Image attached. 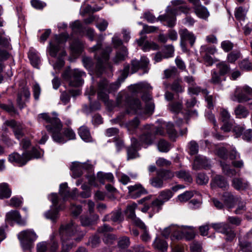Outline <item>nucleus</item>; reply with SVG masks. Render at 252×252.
<instances>
[{"label":"nucleus","mask_w":252,"mask_h":252,"mask_svg":"<svg viewBox=\"0 0 252 252\" xmlns=\"http://www.w3.org/2000/svg\"><path fill=\"white\" fill-rule=\"evenodd\" d=\"M158 135H165L163 128L147 125L144 126V131L140 136L139 140L142 144L151 145L154 143Z\"/></svg>","instance_id":"obj_1"},{"label":"nucleus","mask_w":252,"mask_h":252,"mask_svg":"<svg viewBox=\"0 0 252 252\" xmlns=\"http://www.w3.org/2000/svg\"><path fill=\"white\" fill-rule=\"evenodd\" d=\"M126 112L128 114H136L142 115L145 114H152L154 110L155 105L153 102L146 103L145 108L144 110L141 104L139 99L136 98H129L127 101Z\"/></svg>","instance_id":"obj_2"},{"label":"nucleus","mask_w":252,"mask_h":252,"mask_svg":"<svg viewBox=\"0 0 252 252\" xmlns=\"http://www.w3.org/2000/svg\"><path fill=\"white\" fill-rule=\"evenodd\" d=\"M110 48H94L92 51L94 53V57L97 60L95 65V71L98 76L101 75L104 70V65L109 59Z\"/></svg>","instance_id":"obj_3"},{"label":"nucleus","mask_w":252,"mask_h":252,"mask_svg":"<svg viewBox=\"0 0 252 252\" xmlns=\"http://www.w3.org/2000/svg\"><path fill=\"white\" fill-rule=\"evenodd\" d=\"M83 74H84V72L77 69H71L68 67L62 73V77L65 81L68 82L69 86L79 87L84 83V81L82 78Z\"/></svg>","instance_id":"obj_4"},{"label":"nucleus","mask_w":252,"mask_h":252,"mask_svg":"<svg viewBox=\"0 0 252 252\" xmlns=\"http://www.w3.org/2000/svg\"><path fill=\"white\" fill-rule=\"evenodd\" d=\"M158 29L156 27L144 25L143 29L139 33L140 37L135 40L138 46L140 47H160L155 42L149 40L147 36L145 35L146 33L154 32Z\"/></svg>","instance_id":"obj_5"},{"label":"nucleus","mask_w":252,"mask_h":252,"mask_svg":"<svg viewBox=\"0 0 252 252\" xmlns=\"http://www.w3.org/2000/svg\"><path fill=\"white\" fill-rule=\"evenodd\" d=\"M70 35L67 32L54 34L51 37L47 47H63L69 39Z\"/></svg>","instance_id":"obj_6"},{"label":"nucleus","mask_w":252,"mask_h":252,"mask_svg":"<svg viewBox=\"0 0 252 252\" xmlns=\"http://www.w3.org/2000/svg\"><path fill=\"white\" fill-rule=\"evenodd\" d=\"M51 201L52 202L53 207L51 210L45 213V216L46 218L55 221L59 217V212L61 209V206H58L59 198L56 193H52L51 195Z\"/></svg>","instance_id":"obj_7"},{"label":"nucleus","mask_w":252,"mask_h":252,"mask_svg":"<svg viewBox=\"0 0 252 252\" xmlns=\"http://www.w3.org/2000/svg\"><path fill=\"white\" fill-rule=\"evenodd\" d=\"M123 39H121V35L120 33H115L112 38V43L113 45V47H126L124 45V43H127L131 38L130 32L129 30L123 29L122 31ZM105 47H111L108 46Z\"/></svg>","instance_id":"obj_8"},{"label":"nucleus","mask_w":252,"mask_h":252,"mask_svg":"<svg viewBox=\"0 0 252 252\" xmlns=\"http://www.w3.org/2000/svg\"><path fill=\"white\" fill-rule=\"evenodd\" d=\"M19 239L21 241L25 249H30L32 244L36 238V234L31 230H26L21 232L18 235Z\"/></svg>","instance_id":"obj_9"},{"label":"nucleus","mask_w":252,"mask_h":252,"mask_svg":"<svg viewBox=\"0 0 252 252\" xmlns=\"http://www.w3.org/2000/svg\"><path fill=\"white\" fill-rule=\"evenodd\" d=\"M181 38V47H187V42H189L190 46H193L196 40L194 34L185 28L179 32Z\"/></svg>","instance_id":"obj_10"},{"label":"nucleus","mask_w":252,"mask_h":252,"mask_svg":"<svg viewBox=\"0 0 252 252\" xmlns=\"http://www.w3.org/2000/svg\"><path fill=\"white\" fill-rule=\"evenodd\" d=\"M60 127H58V124L54 127L51 126L50 125H47L45 127L48 131L52 133V138L54 141L57 142L63 143L66 141L64 136L61 133L62 128V125L61 122L59 123Z\"/></svg>","instance_id":"obj_11"},{"label":"nucleus","mask_w":252,"mask_h":252,"mask_svg":"<svg viewBox=\"0 0 252 252\" xmlns=\"http://www.w3.org/2000/svg\"><path fill=\"white\" fill-rule=\"evenodd\" d=\"M77 230V226L71 222L65 225H62L60 229V233L63 239H67L68 237L74 235Z\"/></svg>","instance_id":"obj_12"},{"label":"nucleus","mask_w":252,"mask_h":252,"mask_svg":"<svg viewBox=\"0 0 252 252\" xmlns=\"http://www.w3.org/2000/svg\"><path fill=\"white\" fill-rule=\"evenodd\" d=\"M136 207L137 204L135 203L127 207L126 211L127 218L130 219L132 223L136 226L140 228H145V224L135 215V209Z\"/></svg>","instance_id":"obj_13"},{"label":"nucleus","mask_w":252,"mask_h":252,"mask_svg":"<svg viewBox=\"0 0 252 252\" xmlns=\"http://www.w3.org/2000/svg\"><path fill=\"white\" fill-rule=\"evenodd\" d=\"M108 86V81L106 79L101 80L98 85L97 95L99 99L103 101L105 104H109L108 95L106 93Z\"/></svg>","instance_id":"obj_14"},{"label":"nucleus","mask_w":252,"mask_h":252,"mask_svg":"<svg viewBox=\"0 0 252 252\" xmlns=\"http://www.w3.org/2000/svg\"><path fill=\"white\" fill-rule=\"evenodd\" d=\"M149 62L145 57H142L140 61L137 60H132L131 62L132 73L137 72L139 69H142L144 73L148 72V66Z\"/></svg>","instance_id":"obj_15"},{"label":"nucleus","mask_w":252,"mask_h":252,"mask_svg":"<svg viewBox=\"0 0 252 252\" xmlns=\"http://www.w3.org/2000/svg\"><path fill=\"white\" fill-rule=\"evenodd\" d=\"M5 124L13 129L14 135L18 139H20L24 136L23 126L20 123L14 120H11L6 121Z\"/></svg>","instance_id":"obj_16"},{"label":"nucleus","mask_w":252,"mask_h":252,"mask_svg":"<svg viewBox=\"0 0 252 252\" xmlns=\"http://www.w3.org/2000/svg\"><path fill=\"white\" fill-rule=\"evenodd\" d=\"M129 196L132 198L139 197L148 193L147 190L140 184H136L128 187Z\"/></svg>","instance_id":"obj_17"},{"label":"nucleus","mask_w":252,"mask_h":252,"mask_svg":"<svg viewBox=\"0 0 252 252\" xmlns=\"http://www.w3.org/2000/svg\"><path fill=\"white\" fill-rule=\"evenodd\" d=\"M210 163L205 157L200 155L195 157L192 165L193 169L197 170L202 168L206 169L210 167Z\"/></svg>","instance_id":"obj_18"},{"label":"nucleus","mask_w":252,"mask_h":252,"mask_svg":"<svg viewBox=\"0 0 252 252\" xmlns=\"http://www.w3.org/2000/svg\"><path fill=\"white\" fill-rule=\"evenodd\" d=\"M212 188L218 187L223 190L226 189L228 188V184L225 178L221 175H216L212 180L211 182Z\"/></svg>","instance_id":"obj_19"},{"label":"nucleus","mask_w":252,"mask_h":252,"mask_svg":"<svg viewBox=\"0 0 252 252\" xmlns=\"http://www.w3.org/2000/svg\"><path fill=\"white\" fill-rule=\"evenodd\" d=\"M6 220L7 221H14L19 225H25V220L22 219L20 213L16 210H12L8 212L6 215Z\"/></svg>","instance_id":"obj_20"},{"label":"nucleus","mask_w":252,"mask_h":252,"mask_svg":"<svg viewBox=\"0 0 252 252\" xmlns=\"http://www.w3.org/2000/svg\"><path fill=\"white\" fill-rule=\"evenodd\" d=\"M99 219L97 214H91L88 216H83L80 217L81 224L84 226H90L96 223Z\"/></svg>","instance_id":"obj_21"},{"label":"nucleus","mask_w":252,"mask_h":252,"mask_svg":"<svg viewBox=\"0 0 252 252\" xmlns=\"http://www.w3.org/2000/svg\"><path fill=\"white\" fill-rule=\"evenodd\" d=\"M132 143L130 146L127 147V159H133L138 157L137 153V147L139 145L138 142L136 139L133 138L131 139Z\"/></svg>","instance_id":"obj_22"},{"label":"nucleus","mask_w":252,"mask_h":252,"mask_svg":"<svg viewBox=\"0 0 252 252\" xmlns=\"http://www.w3.org/2000/svg\"><path fill=\"white\" fill-rule=\"evenodd\" d=\"M222 197L224 204L229 210L234 207L237 200L231 192H224Z\"/></svg>","instance_id":"obj_23"},{"label":"nucleus","mask_w":252,"mask_h":252,"mask_svg":"<svg viewBox=\"0 0 252 252\" xmlns=\"http://www.w3.org/2000/svg\"><path fill=\"white\" fill-rule=\"evenodd\" d=\"M28 155H25V153L20 155L17 153H13L9 156L8 159L11 162H15L21 164L25 165L27 162L26 157Z\"/></svg>","instance_id":"obj_24"},{"label":"nucleus","mask_w":252,"mask_h":252,"mask_svg":"<svg viewBox=\"0 0 252 252\" xmlns=\"http://www.w3.org/2000/svg\"><path fill=\"white\" fill-rule=\"evenodd\" d=\"M233 188L238 190H244L249 187V183L242 178H234L232 181Z\"/></svg>","instance_id":"obj_25"},{"label":"nucleus","mask_w":252,"mask_h":252,"mask_svg":"<svg viewBox=\"0 0 252 252\" xmlns=\"http://www.w3.org/2000/svg\"><path fill=\"white\" fill-rule=\"evenodd\" d=\"M38 119L39 121H40L41 120L45 121L46 123L50 124L49 125L53 127L57 124H58V127L60 126L59 125V123L61 122L59 119L56 117L51 118L47 113L40 114L38 116Z\"/></svg>","instance_id":"obj_26"},{"label":"nucleus","mask_w":252,"mask_h":252,"mask_svg":"<svg viewBox=\"0 0 252 252\" xmlns=\"http://www.w3.org/2000/svg\"><path fill=\"white\" fill-rule=\"evenodd\" d=\"M70 169L72 172V176L74 178L79 177L83 174L81 162L78 161L73 162Z\"/></svg>","instance_id":"obj_27"},{"label":"nucleus","mask_w":252,"mask_h":252,"mask_svg":"<svg viewBox=\"0 0 252 252\" xmlns=\"http://www.w3.org/2000/svg\"><path fill=\"white\" fill-rule=\"evenodd\" d=\"M11 190L7 183L0 184V199L8 198L10 197Z\"/></svg>","instance_id":"obj_28"},{"label":"nucleus","mask_w":252,"mask_h":252,"mask_svg":"<svg viewBox=\"0 0 252 252\" xmlns=\"http://www.w3.org/2000/svg\"><path fill=\"white\" fill-rule=\"evenodd\" d=\"M221 233L224 234L226 236L225 240L226 241H232L236 236L234 231L232 229L229 224L227 223L224 226Z\"/></svg>","instance_id":"obj_29"},{"label":"nucleus","mask_w":252,"mask_h":252,"mask_svg":"<svg viewBox=\"0 0 252 252\" xmlns=\"http://www.w3.org/2000/svg\"><path fill=\"white\" fill-rule=\"evenodd\" d=\"M220 165L221 167L223 173L229 177L235 176L236 174V171L231 168L229 164H227L225 161H220Z\"/></svg>","instance_id":"obj_30"},{"label":"nucleus","mask_w":252,"mask_h":252,"mask_svg":"<svg viewBox=\"0 0 252 252\" xmlns=\"http://www.w3.org/2000/svg\"><path fill=\"white\" fill-rule=\"evenodd\" d=\"M194 12L199 18L204 19L207 18L210 15L207 8L202 5L194 7Z\"/></svg>","instance_id":"obj_31"},{"label":"nucleus","mask_w":252,"mask_h":252,"mask_svg":"<svg viewBox=\"0 0 252 252\" xmlns=\"http://www.w3.org/2000/svg\"><path fill=\"white\" fill-rule=\"evenodd\" d=\"M234 97L237 99L239 103L245 102L250 100L248 95L244 93L240 88L236 89Z\"/></svg>","instance_id":"obj_32"},{"label":"nucleus","mask_w":252,"mask_h":252,"mask_svg":"<svg viewBox=\"0 0 252 252\" xmlns=\"http://www.w3.org/2000/svg\"><path fill=\"white\" fill-rule=\"evenodd\" d=\"M234 113L238 118H245L249 114L248 110L242 105H238L235 109Z\"/></svg>","instance_id":"obj_33"},{"label":"nucleus","mask_w":252,"mask_h":252,"mask_svg":"<svg viewBox=\"0 0 252 252\" xmlns=\"http://www.w3.org/2000/svg\"><path fill=\"white\" fill-rule=\"evenodd\" d=\"M154 245L155 248L161 252L166 251L168 248V244L166 241L158 238L156 239Z\"/></svg>","instance_id":"obj_34"},{"label":"nucleus","mask_w":252,"mask_h":252,"mask_svg":"<svg viewBox=\"0 0 252 252\" xmlns=\"http://www.w3.org/2000/svg\"><path fill=\"white\" fill-rule=\"evenodd\" d=\"M97 179L100 183L104 184L105 180L108 182H113L114 177L112 174L110 173H104L102 172H99L97 174Z\"/></svg>","instance_id":"obj_35"},{"label":"nucleus","mask_w":252,"mask_h":252,"mask_svg":"<svg viewBox=\"0 0 252 252\" xmlns=\"http://www.w3.org/2000/svg\"><path fill=\"white\" fill-rule=\"evenodd\" d=\"M59 193L64 201L70 198L71 195L66 183L62 184L60 185Z\"/></svg>","instance_id":"obj_36"},{"label":"nucleus","mask_w":252,"mask_h":252,"mask_svg":"<svg viewBox=\"0 0 252 252\" xmlns=\"http://www.w3.org/2000/svg\"><path fill=\"white\" fill-rule=\"evenodd\" d=\"M68 41L69 42V46L68 47H84L81 39L78 37L74 36L73 34L70 35Z\"/></svg>","instance_id":"obj_37"},{"label":"nucleus","mask_w":252,"mask_h":252,"mask_svg":"<svg viewBox=\"0 0 252 252\" xmlns=\"http://www.w3.org/2000/svg\"><path fill=\"white\" fill-rule=\"evenodd\" d=\"M218 73L221 76L228 73L230 71V66L224 62H220L216 65Z\"/></svg>","instance_id":"obj_38"},{"label":"nucleus","mask_w":252,"mask_h":252,"mask_svg":"<svg viewBox=\"0 0 252 252\" xmlns=\"http://www.w3.org/2000/svg\"><path fill=\"white\" fill-rule=\"evenodd\" d=\"M110 214L111 220L114 222L120 223L124 220V217L121 210L113 211Z\"/></svg>","instance_id":"obj_39"},{"label":"nucleus","mask_w":252,"mask_h":252,"mask_svg":"<svg viewBox=\"0 0 252 252\" xmlns=\"http://www.w3.org/2000/svg\"><path fill=\"white\" fill-rule=\"evenodd\" d=\"M70 27L74 32L82 33L85 29L84 27L79 20H75L70 24Z\"/></svg>","instance_id":"obj_40"},{"label":"nucleus","mask_w":252,"mask_h":252,"mask_svg":"<svg viewBox=\"0 0 252 252\" xmlns=\"http://www.w3.org/2000/svg\"><path fill=\"white\" fill-rule=\"evenodd\" d=\"M157 175L162 179L163 181L170 179L173 177V174L171 171L163 169L158 170L157 171Z\"/></svg>","instance_id":"obj_41"},{"label":"nucleus","mask_w":252,"mask_h":252,"mask_svg":"<svg viewBox=\"0 0 252 252\" xmlns=\"http://www.w3.org/2000/svg\"><path fill=\"white\" fill-rule=\"evenodd\" d=\"M221 76H222L220 74L217 70H213L212 71L211 78L210 80V82L214 85L220 86L222 82Z\"/></svg>","instance_id":"obj_42"},{"label":"nucleus","mask_w":252,"mask_h":252,"mask_svg":"<svg viewBox=\"0 0 252 252\" xmlns=\"http://www.w3.org/2000/svg\"><path fill=\"white\" fill-rule=\"evenodd\" d=\"M166 130L169 137L174 140L177 136V132L174 128V125L171 123H168L166 125Z\"/></svg>","instance_id":"obj_43"},{"label":"nucleus","mask_w":252,"mask_h":252,"mask_svg":"<svg viewBox=\"0 0 252 252\" xmlns=\"http://www.w3.org/2000/svg\"><path fill=\"white\" fill-rule=\"evenodd\" d=\"M176 10L175 9H171L170 13L171 15H168V18L166 20L167 26L169 28L174 27L176 24Z\"/></svg>","instance_id":"obj_44"},{"label":"nucleus","mask_w":252,"mask_h":252,"mask_svg":"<svg viewBox=\"0 0 252 252\" xmlns=\"http://www.w3.org/2000/svg\"><path fill=\"white\" fill-rule=\"evenodd\" d=\"M173 196V192L170 189H166L160 192L158 198L163 201V203L168 201Z\"/></svg>","instance_id":"obj_45"},{"label":"nucleus","mask_w":252,"mask_h":252,"mask_svg":"<svg viewBox=\"0 0 252 252\" xmlns=\"http://www.w3.org/2000/svg\"><path fill=\"white\" fill-rule=\"evenodd\" d=\"M80 136L85 141H90L91 138L89 129L86 126H81L78 131Z\"/></svg>","instance_id":"obj_46"},{"label":"nucleus","mask_w":252,"mask_h":252,"mask_svg":"<svg viewBox=\"0 0 252 252\" xmlns=\"http://www.w3.org/2000/svg\"><path fill=\"white\" fill-rule=\"evenodd\" d=\"M127 55V51L126 50H122L117 51L115 58L113 59L114 62L116 63H118L120 62L124 61Z\"/></svg>","instance_id":"obj_47"},{"label":"nucleus","mask_w":252,"mask_h":252,"mask_svg":"<svg viewBox=\"0 0 252 252\" xmlns=\"http://www.w3.org/2000/svg\"><path fill=\"white\" fill-rule=\"evenodd\" d=\"M239 245L243 252H252V243L246 240L239 241Z\"/></svg>","instance_id":"obj_48"},{"label":"nucleus","mask_w":252,"mask_h":252,"mask_svg":"<svg viewBox=\"0 0 252 252\" xmlns=\"http://www.w3.org/2000/svg\"><path fill=\"white\" fill-rule=\"evenodd\" d=\"M240 69L243 70L250 71L252 70V63L250 62L248 59H244L241 61L239 63Z\"/></svg>","instance_id":"obj_49"},{"label":"nucleus","mask_w":252,"mask_h":252,"mask_svg":"<svg viewBox=\"0 0 252 252\" xmlns=\"http://www.w3.org/2000/svg\"><path fill=\"white\" fill-rule=\"evenodd\" d=\"M150 181L151 185L155 188H161L163 187V180L158 175L151 178Z\"/></svg>","instance_id":"obj_50"},{"label":"nucleus","mask_w":252,"mask_h":252,"mask_svg":"<svg viewBox=\"0 0 252 252\" xmlns=\"http://www.w3.org/2000/svg\"><path fill=\"white\" fill-rule=\"evenodd\" d=\"M130 244L129 239L126 236H123L119 239L118 242L119 248L125 249L127 248Z\"/></svg>","instance_id":"obj_51"},{"label":"nucleus","mask_w":252,"mask_h":252,"mask_svg":"<svg viewBox=\"0 0 252 252\" xmlns=\"http://www.w3.org/2000/svg\"><path fill=\"white\" fill-rule=\"evenodd\" d=\"M163 204V201H162L158 197L152 202L150 204V206L154 210H156L157 212H158L161 209Z\"/></svg>","instance_id":"obj_52"},{"label":"nucleus","mask_w":252,"mask_h":252,"mask_svg":"<svg viewBox=\"0 0 252 252\" xmlns=\"http://www.w3.org/2000/svg\"><path fill=\"white\" fill-rule=\"evenodd\" d=\"M25 155H28L26 157L27 161L32 158H38L40 157V152L35 148H33L31 151L25 152Z\"/></svg>","instance_id":"obj_53"},{"label":"nucleus","mask_w":252,"mask_h":252,"mask_svg":"<svg viewBox=\"0 0 252 252\" xmlns=\"http://www.w3.org/2000/svg\"><path fill=\"white\" fill-rule=\"evenodd\" d=\"M158 147L160 152H167L169 150V144L164 139H160L158 144Z\"/></svg>","instance_id":"obj_54"},{"label":"nucleus","mask_w":252,"mask_h":252,"mask_svg":"<svg viewBox=\"0 0 252 252\" xmlns=\"http://www.w3.org/2000/svg\"><path fill=\"white\" fill-rule=\"evenodd\" d=\"M29 58L32 65L37 67L40 63V59L37 54L32 51L29 54Z\"/></svg>","instance_id":"obj_55"},{"label":"nucleus","mask_w":252,"mask_h":252,"mask_svg":"<svg viewBox=\"0 0 252 252\" xmlns=\"http://www.w3.org/2000/svg\"><path fill=\"white\" fill-rule=\"evenodd\" d=\"M234 15L235 18L238 21L244 20L245 15L244 14V9L243 6H239L235 8L234 11Z\"/></svg>","instance_id":"obj_56"},{"label":"nucleus","mask_w":252,"mask_h":252,"mask_svg":"<svg viewBox=\"0 0 252 252\" xmlns=\"http://www.w3.org/2000/svg\"><path fill=\"white\" fill-rule=\"evenodd\" d=\"M209 178L204 173H198L196 177V182L198 184L203 185L208 183Z\"/></svg>","instance_id":"obj_57"},{"label":"nucleus","mask_w":252,"mask_h":252,"mask_svg":"<svg viewBox=\"0 0 252 252\" xmlns=\"http://www.w3.org/2000/svg\"><path fill=\"white\" fill-rule=\"evenodd\" d=\"M177 176L180 178H183L185 181L190 183L192 182V178L189 173L184 170H181L176 173Z\"/></svg>","instance_id":"obj_58"},{"label":"nucleus","mask_w":252,"mask_h":252,"mask_svg":"<svg viewBox=\"0 0 252 252\" xmlns=\"http://www.w3.org/2000/svg\"><path fill=\"white\" fill-rule=\"evenodd\" d=\"M193 195V192L191 191H187L184 193L178 196V199L180 202H186L189 200Z\"/></svg>","instance_id":"obj_59"},{"label":"nucleus","mask_w":252,"mask_h":252,"mask_svg":"<svg viewBox=\"0 0 252 252\" xmlns=\"http://www.w3.org/2000/svg\"><path fill=\"white\" fill-rule=\"evenodd\" d=\"M217 155L219 157L223 159H227L228 158V151L224 147H220L217 150Z\"/></svg>","instance_id":"obj_60"},{"label":"nucleus","mask_w":252,"mask_h":252,"mask_svg":"<svg viewBox=\"0 0 252 252\" xmlns=\"http://www.w3.org/2000/svg\"><path fill=\"white\" fill-rule=\"evenodd\" d=\"M52 33V31L50 29H45L44 32H43L38 38V41L42 43H44L47 39L49 38Z\"/></svg>","instance_id":"obj_61"},{"label":"nucleus","mask_w":252,"mask_h":252,"mask_svg":"<svg viewBox=\"0 0 252 252\" xmlns=\"http://www.w3.org/2000/svg\"><path fill=\"white\" fill-rule=\"evenodd\" d=\"M177 74V69L175 67L166 69L164 71V78L168 79L175 77Z\"/></svg>","instance_id":"obj_62"},{"label":"nucleus","mask_w":252,"mask_h":252,"mask_svg":"<svg viewBox=\"0 0 252 252\" xmlns=\"http://www.w3.org/2000/svg\"><path fill=\"white\" fill-rule=\"evenodd\" d=\"M240 53L238 51H234L228 54L227 60L230 63L235 62L240 57Z\"/></svg>","instance_id":"obj_63"},{"label":"nucleus","mask_w":252,"mask_h":252,"mask_svg":"<svg viewBox=\"0 0 252 252\" xmlns=\"http://www.w3.org/2000/svg\"><path fill=\"white\" fill-rule=\"evenodd\" d=\"M189 153L191 155H195L198 151V145L194 141H191L189 143Z\"/></svg>","instance_id":"obj_64"}]
</instances>
